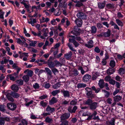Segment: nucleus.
Wrapping results in <instances>:
<instances>
[{
	"mask_svg": "<svg viewBox=\"0 0 125 125\" xmlns=\"http://www.w3.org/2000/svg\"><path fill=\"white\" fill-rule=\"evenodd\" d=\"M77 102L75 100H73L70 102V104L72 105H74L76 104Z\"/></svg>",
	"mask_w": 125,
	"mask_h": 125,
	"instance_id": "0e129e2a",
	"label": "nucleus"
},
{
	"mask_svg": "<svg viewBox=\"0 0 125 125\" xmlns=\"http://www.w3.org/2000/svg\"><path fill=\"white\" fill-rule=\"evenodd\" d=\"M91 33H95L97 31V28L95 26H92L91 27Z\"/></svg>",
	"mask_w": 125,
	"mask_h": 125,
	"instance_id": "bb28decb",
	"label": "nucleus"
},
{
	"mask_svg": "<svg viewBox=\"0 0 125 125\" xmlns=\"http://www.w3.org/2000/svg\"><path fill=\"white\" fill-rule=\"evenodd\" d=\"M67 45L69 47L70 49L72 51L74 52H75L76 51V50H75V49H74V48L72 46V45H71L70 43H68L67 44Z\"/></svg>",
	"mask_w": 125,
	"mask_h": 125,
	"instance_id": "603ef678",
	"label": "nucleus"
},
{
	"mask_svg": "<svg viewBox=\"0 0 125 125\" xmlns=\"http://www.w3.org/2000/svg\"><path fill=\"white\" fill-rule=\"evenodd\" d=\"M70 115V114L69 113H65L64 114H62L60 117L61 121H63L65 119L68 118Z\"/></svg>",
	"mask_w": 125,
	"mask_h": 125,
	"instance_id": "39448f33",
	"label": "nucleus"
},
{
	"mask_svg": "<svg viewBox=\"0 0 125 125\" xmlns=\"http://www.w3.org/2000/svg\"><path fill=\"white\" fill-rule=\"evenodd\" d=\"M31 42L29 44V45L31 46L34 47L35 46V44L37 43V42L34 41H30Z\"/></svg>",
	"mask_w": 125,
	"mask_h": 125,
	"instance_id": "4d7b16f0",
	"label": "nucleus"
},
{
	"mask_svg": "<svg viewBox=\"0 0 125 125\" xmlns=\"http://www.w3.org/2000/svg\"><path fill=\"white\" fill-rule=\"evenodd\" d=\"M98 29H100L103 27V26L101 23H97L96 25Z\"/></svg>",
	"mask_w": 125,
	"mask_h": 125,
	"instance_id": "774afa93",
	"label": "nucleus"
},
{
	"mask_svg": "<svg viewBox=\"0 0 125 125\" xmlns=\"http://www.w3.org/2000/svg\"><path fill=\"white\" fill-rule=\"evenodd\" d=\"M78 70H81V74L83 75V74L85 72V71H84L83 69V68L82 66H79L78 67Z\"/></svg>",
	"mask_w": 125,
	"mask_h": 125,
	"instance_id": "13d9d810",
	"label": "nucleus"
},
{
	"mask_svg": "<svg viewBox=\"0 0 125 125\" xmlns=\"http://www.w3.org/2000/svg\"><path fill=\"white\" fill-rule=\"evenodd\" d=\"M111 24L112 26H114V28L115 29H116L119 30L120 29L118 26L113 21H111L110 23Z\"/></svg>",
	"mask_w": 125,
	"mask_h": 125,
	"instance_id": "cd10ccee",
	"label": "nucleus"
},
{
	"mask_svg": "<svg viewBox=\"0 0 125 125\" xmlns=\"http://www.w3.org/2000/svg\"><path fill=\"white\" fill-rule=\"evenodd\" d=\"M60 92L59 90H56L53 91L51 93V94L53 96H55Z\"/></svg>",
	"mask_w": 125,
	"mask_h": 125,
	"instance_id": "c85d7f7f",
	"label": "nucleus"
},
{
	"mask_svg": "<svg viewBox=\"0 0 125 125\" xmlns=\"http://www.w3.org/2000/svg\"><path fill=\"white\" fill-rule=\"evenodd\" d=\"M47 96L46 95H43L39 97V99L41 100H43L47 98Z\"/></svg>",
	"mask_w": 125,
	"mask_h": 125,
	"instance_id": "338daca9",
	"label": "nucleus"
},
{
	"mask_svg": "<svg viewBox=\"0 0 125 125\" xmlns=\"http://www.w3.org/2000/svg\"><path fill=\"white\" fill-rule=\"evenodd\" d=\"M98 76H97L96 73H95V74L93 75L92 77H91L92 80H95L97 78V77Z\"/></svg>",
	"mask_w": 125,
	"mask_h": 125,
	"instance_id": "e2e57ef3",
	"label": "nucleus"
},
{
	"mask_svg": "<svg viewBox=\"0 0 125 125\" xmlns=\"http://www.w3.org/2000/svg\"><path fill=\"white\" fill-rule=\"evenodd\" d=\"M62 122L60 125H68V122L67 120L62 121Z\"/></svg>",
	"mask_w": 125,
	"mask_h": 125,
	"instance_id": "5fc2aeb1",
	"label": "nucleus"
},
{
	"mask_svg": "<svg viewBox=\"0 0 125 125\" xmlns=\"http://www.w3.org/2000/svg\"><path fill=\"white\" fill-rule=\"evenodd\" d=\"M81 2L78 1L77 2H76L77 3L75 5V6L80 7L82 6L83 5V4Z\"/></svg>",
	"mask_w": 125,
	"mask_h": 125,
	"instance_id": "37998d69",
	"label": "nucleus"
},
{
	"mask_svg": "<svg viewBox=\"0 0 125 125\" xmlns=\"http://www.w3.org/2000/svg\"><path fill=\"white\" fill-rule=\"evenodd\" d=\"M61 84L60 83H57L55 84L52 85V88L54 89H57L60 87Z\"/></svg>",
	"mask_w": 125,
	"mask_h": 125,
	"instance_id": "c9c22d12",
	"label": "nucleus"
},
{
	"mask_svg": "<svg viewBox=\"0 0 125 125\" xmlns=\"http://www.w3.org/2000/svg\"><path fill=\"white\" fill-rule=\"evenodd\" d=\"M72 55V53L71 51H70L68 53L65 54L64 55V57L67 60H69L71 58Z\"/></svg>",
	"mask_w": 125,
	"mask_h": 125,
	"instance_id": "4468645a",
	"label": "nucleus"
},
{
	"mask_svg": "<svg viewBox=\"0 0 125 125\" xmlns=\"http://www.w3.org/2000/svg\"><path fill=\"white\" fill-rule=\"evenodd\" d=\"M22 78L23 80L25 82H27L29 80V77L26 75L24 76Z\"/></svg>",
	"mask_w": 125,
	"mask_h": 125,
	"instance_id": "72a5a7b5",
	"label": "nucleus"
},
{
	"mask_svg": "<svg viewBox=\"0 0 125 125\" xmlns=\"http://www.w3.org/2000/svg\"><path fill=\"white\" fill-rule=\"evenodd\" d=\"M91 78V76L90 75L88 74H86L83 76V82H88L89 81Z\"/></svg>",
	"mask_w": 125,
	"mask_h": 125,
	"instance_id": "0eeeda50",
	"label": "nucleus"
},
{
	"mask_svg": "<svg viewBox=\"0 0 125 125\" xmlns=\"http://www.w3.org/2000/svg\"><path fill=\"white\" fill-rule=\"evenodd\" d=\"M86 84L83 83H79L77 85V87L78 88H84L86 87Z\"/></svg>",
	"mask_w": 125,
	"mask_h": 125,
	"instance_id": "473e14b6",
	"label": "nucleus"
},
{
	"mask_svg": "<svg viewBox=\"0 0 125 125\" xmlns=\"http://www.w3.org/2000/svg\"><path fill=\"white\" fill-rule=\"evenodd\" d=\"M6 106L3 104L0 105V111L3 112H4L6 111Z\"/></svg>",
	"mask_w": 125,
	"mask_h": 125,
	"instance_id": "f704fd0d",
	"label": "nucleus"
},
{
	"mask_svg": "<svg viewBox=\"0 0 125 125\" xmlns=\"http://www.w3.org/2000/svg\"><path fill=\"white\" fill-rule=\"evenodd\" d=\"M11 89L14 91L17 92L19 90V87L16 84L12 85L11 87Z\"/></svg>",
	"mask_w": 125,
	"mask_h": 125,
	"instance_id": "4be33fe9",
	"label": "nucleus"
},
{
	"mask_svg": "<svg viewBox=\"0 0 125 125\" xmlns=\"http://www.w3.org/2000/svg\"><path fill=\"white\" fill-rule=\"evenodd\" d=\"M97 114V113L96 112V111H94V113H93L91 115H90L88 116L87 119V120H91L93 117H94Z\"/></svg>",
	"mask_w": 125,
	"mask_h": 125,
	"instance_id": "393cba45",
	"label": "nucleus"
},
{
	"mask_svg": "<svg viewBox=\"0 0 125 125\" xmlns=\"http://www.w3.org/2000/svg\"><path fill=\"white\" fill-rule=\"evenodd\" d=\"M116 82L115 81L113 80L112 79H111L109 82L111 84L113 85H114L115 83Z\"/></svg>",
	"mask_w": 125,
	"mask_h": 125,
	"instance_id": "680f3d73",
	"label": "nucleus"
},
{
	"mask_svg": "<svg viewBox=\"0 0 125 125\" xmlns=\"http://www.w3.org/2000/svg\"><path fill=\"white\" fill-rule=\"evenodd\" d=\"M98 85L101 88L104 87V84L103 79H100L99 80Z\"/></svg>",
	"mask_w": 125,
	"mask_h": 125,
	"instance_id": "2eb2a0df",
	"label": "nucleus"
},
{
	"mask_svg": "<svg viewBox=\"0 0 125 125\" xmlns=\"http://www.w3.org/2000/svg\"><path fill=\"white\" fill-rule=\"evenodd\" d=\"M54 62L55 63V66H61L62 64V63H60L59 61L57 60H55L54 61Z\"/></svg>",
	"mask_w": 125,
	"mask_h": 125,
	"instance_id": "c03bdc74",
	"label": "nucleus"
},
{
	"mask_svg": "<svg viewBox=\"0 0 125 125\" xmlns=\"http://www.w3.org/2000/svg\"><path fill=\"white\" fill-rule=\"evenodd\" d=\"M45 69L47 73L48 76H49L51 78L52 77V73L51 70L48 68L46 67L45 68Z\"/></svg>",
	"mask_w": 125,
	"mask_h": 125,
	"instance_id": "9b49d317",
	"label": "nucleus"
},
{
	"mask_svg": "<svg viewBox=\"0 0 125 125\" xmlns=\"http://www.w3.org/2000/svg\"><path fill=\"white\" fill-rule=\"evenodd\" d=\"M111 79V77L109 75L106 76L105 78L104 79L106 81H109Z\"/></svg>",
	"mask_w": 125,
	"mask_h": 125,
	"instance_id": "052dcab7",
	"label": "nucleus"
},
{
	"mask_svg": "<svg viewBox=\"0 0 125 125\" xmlns=\"http://www.w3.org/2000/svg\"><path fill=\"white\" fill-rule=\"evenodd\" d=\"M69 103V101H67L66 100H64L62 101L61 104L63 105H66L68 104Z\"/></svg>",
	"mask_w": 125,
	"mask_h": 125,
	"instance_id": "09e8293b",
	"label": "nucleus"
},
{
	"mask_svg": "<svg viewBox=\"0 0 125 125\" xmlns=\"http://www.w3.org/2000/svg\"><path fill=\"white\" fill-rule=\"evenodd\" d=\"M111 31L108 29L107 31L106 32H105L103 33V35L105 37H108L110 35Z\"/></svg>",
	"mask_w": 125,
	"mask_h": 125,
	"instance_id": "2f4dec72",
	"label": "nucleus"
},
{
	"mask_svg": "<svg viewBox=\"0 0 125 125\" xmlns=\"http://www.w3.org/2000/svg\"><path fill=\"white\" fill-rule=\"evenodd\" d=\"M21 123H20L19 124V125H27L28 122L25 119H23L21 121Z\"/></svg>",
	"mask_w": 125,
	"mask_h": 125,
	"instance_id": "ea45409f",
	"label": "nucleus"
},
{
	"mask_svg": "<svg viewBox=\"0 0 125 125\" xmlns=\"http://www.w3.org/2000/svg\"><path fill=\"white\" fill-rule=\"evenodd\" d=\"M92 88L93 90L95 91V93H98L100 90V88H98L96 89L95 87L94 86L92 87Z\"/></svg>",
	"mask_w": 125,
	"mask_h": 125,
	"instance_id": "79ce46f5",
	"label": "nucleus"
},
{
	"mask_svg": "<svg viewBox=\"0 0 125 125\" xmlns=\"http://www.w3.org/2000/svg\"><path fill=\"white\" fill-rule=\"evenodd\" d=\"M11 93H12V96L14 98H17L19 97L20 95L18 94L13 92H11Z\"/></svg>",
	"mask_w": 125,
	"mask_h": 125,
	"instance_id": "c756f323",
	"label": "nucleus"
},
{
	"mask_svg": "<svg viewBox=\"0 0 125 125\" xmlns=\"http://www.w3.org/2000/svg\"><path fill=\"white\" fill-rule=\"evenodd\" d=\"M58 11L56 10H55L54 12V14L56 16H58L60 15L61 14V11H60L59 9H58Z\"/></svg>",
	"mask_w": 125,
	"mask_h": 125,
	"instance_id": "6e6d98bb",
	"label": "nucleus"
},
{
	"mask_svg": "<svg viewBox=\"0 0 125 125\" xmlns=\"http://www.w3.org/2000/svg\"><path fill=\"white\" fill-rule=\"evenodd\" d=\"M75 22L79 27H81L82 24V21L77 19L75 21Z\"/></svg>",
	"mask_w": 125,
	"mask_h": 125,
	"instance_id": "412c9836",
	"label": "nucleus"
},
{
	"mask_svg": "<svg viewBox=\"0 0 125 125\" xmlns=\"http://www.w3.org/2000/svg\"><path fill=\"white\" fill-rule=\"evenodd\" d=\"M76 16L78 18L81 19H87L86 14L82 12H79L76 14Z\"/></svg>",
	"mask_w": 125,
	"mask_h": 125,
	"instance_id": "20e7f679",
	"label": "nucleus"
},
{
	"mask_svg": "<svg viewBox=\"0 0 125 125\" xmlns=\"http://www.w3.org/2000/svg\"><path fill=\"white\" fill-rule=\"evenodd\" d=\"M119 72L120 74H124L125 72V70L123 68H121L119 70Z\"/></svg>",
	"mask_w": 125,
	"mask_h": 125,
	"instance_id": "8fccbe9b",
	"label": "nucleus"
},
{
	"mask_svg": "<svg viewBox=\"0 0 125 125\" xmlns=\"http://www.w3.org/2000/svg\"><path fill=\"white\" fill-rule=\"evenodd\" d=\"M86 91V94L88 97L89 98H92L94 97V95L93 94L91 88L86 87L85 88Z\"/></svg>",
	"mask_w": 125,
	"mask_h": 125,
	"instance_id": "f257e3e1",
	"label": "nucleus"
},
{
	"mask_svg": "<svg viewBox=\"0 0 125 125\" xmlns=\"http://www.w3.org/2000/svg\"><path fill=\"white\" fill-rule=\"evenodd\" d=\"M106 6L109 9H113L114 7V5L113 4L110 3L106 5Z\"/></svg>",
	"mask_w": 125,
	"mask_h": 125,
	"instance_id": "49530a36",
	"label": "nucleus"
},
{
	"mask_svg": "<svg viewBox=\"0 0 125 125\" xmlns=\"http://www.w3.org/2000/svg\"><path fill=\"white\" fill-rule=\"evenodd\" d=\"M12 93L11 92L10 93H8L6 95V96L8 99L10 101L13 102L14 101V100L12 97H11Z\"/></svg>",
	"mask_w": 125,
	"mask_h": 125,
	"instance_id": "f3484780",
	"label": "nucleus"
},
{
	"mask_svg": "<svg viewBox=\"0 0 125 125\" xmlns=\"http://www.w3.org/2000/svg\"><path fill=\"white\" fill-rule=\"evenodd\" d=\"M115 72L114 69L109 68L107 70V73L108 74L110 75L113 74Z\"/></svg>",
	"mask_w": 125,
	"mask_h": 125,
	"instance_id": "b1692460",
	"label": "nucleus"
},
{
	"mask_svg": "<svg viewBox=\"0 0 125 125\" xmlns=\"http://www.w3.org/2000/svg\"><path fill=\"white\" fill-rule=\"evenodd\" d=\"M46 122L49 123H51L53 122V120L51 118H50L49 117H47L45 119Z\"/></svg>",
	"mask_w": 125,
	"mask_h": 125,
	"instance_id": "e433bc0d",
	"label": "nucleus"
},
{
	"mask_svg": "<svg viewBox=\"0 0 125 125\" xmlns=\"http://www.w3.org/2000/svg\"><path fill=\"white\" fill-rule=\"evenodd\" d=\"M61 93H63V96L65 97H69L70 96L69 92L68 91L62 90L61 91Z\"/></svg>",
	"mask_w": 125,
	"mask_h": 125,
	"instance_id": "9d476101",
	"label": "nucleus"
},
{
	"mask_svg": "<svg viewBox=\"0 0 125 125\" xmlns=\"http://www.w3.org/2000/svg\"><path fill=\"white\" fill-rule=\"evenodd\" d=\"M48 65L49 67L51 69L54 67L55 66V65L54 64V62L50 61H49L48 62Z\"/></svg>",
	"mask_w": 125,
	"mask_h": 125,
	"instance_id": "5701e85b",
	"label": "nucleus"
},
{
	"mask_svg": "<svg viewBox=\"0 0 125 125\" xmlns=\"http://www.w3.org/2000/svg\"><path fill=\"white\" fill-rule=\"evenodd\" d=\"M97 106V103L96 102H94L89 107L91 110H94L96 109Z\"/></svg>",
	"mask_w": 125,
	"mask_h": 125,
	"instance_id": "6e6552de",
	"label": "nucleus"
},
{
	"mask_svg": "<svg viewBox=\"0 0 125 125\" xmlns=\"http://www.w3.org/2000/svg\"><path fill=\"white\" fill-rule=\"evenodd\" d=\"M77 108V107L76 106H74L73 107V109L71 107H69L68 108V111L71 113H75Z\"/></svg>",
	"mask_w": 125,
	"mask_h": 125,
	"instance_id": "1a4fd4ad",
	"label": "nucleus"
},
{
	"mask_svg": "<svg viewBox=\"0 0 125 125\" xmlns=\"http://www.w3.org/2000/svg\"><path fill=\"white\" fill-rule=\"evenodd\" d=\"M46 110L47 112L52 113L55 111V109L54 108H52L48 105L46 108Z\"/></svg>",
	"mask_w": 125,
	"mask_h": 125,
	"instance_id": "aec40b11",
	"label": "nucleus"
},
{
	"mask_svg": "<svg viewBox=\"0 0 125 125\" xmlns=\"http://www.w3.org/2000/svg\"><path fill=\"white\" fill-rule=\"evenodd\" d=\"M114 102L111 105L112 107H113L116 104V103L119 102L122 99V97L120 95H117L115 96L114 97Z\"/></svg>",
	"mask_w": 125,
	"mask_h": 125,
	"instance_id": "f03ea898",
	"label": "nucleus"
},
{
	"mask_svg": "<svg viewBox=\"0 0 125 125\" xmlns=\"http://www.w3.org/2000/svg\"><path fill=\"white\" fill-rule=\"evenodd\" d=\"M113 101V100L112 99L110 98H108L106 100L107 103L110 104H112Z\"/></svg>",
	"mask_w": 125,
	"mask_h": 125,
	"instance_id": "de8ad7c7",
	"label": "nucleus"
},
{
	"mask_svg": "<svg viewBox=\"0 0 125 125\" xmlns=\"http://www.w3.org/2000/svg\"><path fill=\"white\" fill-rule=\"evenodd\" d=\"M7 76L9 77L10 80L13 81L15 80L16 78L11 74H9L7 75Z\"/></svg>",
	"mask_w": 125,
	"mask_h": 125,
	"instance_id": "a19ab883",
	"label": "nucleus"
},
{
	"mask_svg": "<svg viewBox=\"0 0 125 125\" xmlns=\"http://www.w3.org/2000/svg\"><path fill=\"white\" fill-rule=\"evenodd\" d=\"M7 106L9 109L11 111L14 110L17 107V106L15 104L11 103H8Z\"/></svg>",
	"mask_w": 125,
	"mask_h": 125,
	"instance_id": "7ed1b4c3",
	"label": "nucleus"
},
{
	"mask_svg": "<svg viewBox=\"0 0 125 125\" xmlns=\"http://www.w3.org/2000/svg\"><path fill=\"white\" fill-rule=\"evenodd\" d=\"M94 42L91 40H90L87 43L85 44V46L89 48H91L94 47Z\"/></svg>",
	"mask_w": 125,
	"mask_h": 125,
	"instance_id": "423d86ee",
	"label": "nucleus"
},
{
	"mask_svg": "<svg viewBox=\"0 0 125 125\" xmlns=\"http://www.w3.org/2000/svg\"><path fill=\"white\" fill-rule=\"evenodd\" d=\"M102 91L104 92L105 93V97L108 98L110 94V93L109 92L105 90H102Z\"/></svg>",
	"mask_w": 125,
	"mask_h": 125,
	"instance_id": "3c124183",
	"label": "nucleus"
},
{
	"mask_svg": "<svg viewBox=\"0 0 125 125\" xmlns=\"http://www.w3.org/2000/svg\"><path fill=\"white\" fill-rule=\"evenodd\" d=\"M105 2H99L98 3V8L101 9H103L105 5Z\"/></svg>",
	"mask_w": 125,
	"mask_h": 125,
	"instance_id": "6ab92c4d",
	"label": "nucleus"
},
{
	"mask_svg": "<svg viewBox=\"0 0 125 125\" xmlns=\"http://www.w3.org/2000/svg\"><path fill=\"white\" fill-rule=\"evenodd\" d=\"M58 48L53 47L51 48L50 50V52H53V55L54 56H55V55L58 54Z\"/></svg>",
	"mask_w": 125,
	"mask_h": 125,
	"instance_id": "f8f14e48",
	"label": "nucleus"
},
{
	"mask_svg": "<svg viewBox=\"0 0 125 125\" xmlns=\"http://www.w3.org/2000/svg\"><path fill=\"white\" fill-rule=\"evenodd\" d=\"M27 72V75H28V76L31 77L33 75V72L32 71L30 70H29L28 69H27L24 71V73H25Z\"/></svg>",
	"mask_w": 125,
	"mask_h": 125,
	"instance_id": "dca6fc26",
	"label": "nucleus"
},
{
	"mask_svg": "<svg viewBox=\"0 0 125 125\" xmlns=\"http://www.w3.org/2000/svg\"><path fill=\"white\" fill-rule=\"evenodd\" d=\"M71 33H72L76 36L79 35L80 33L79 32L76 31H71Z\"/></svg>",
	"mask_w": 125,
	"mask_h": 125,
	"instance_id": "a18cd8bd",
	"label": "nucleus"
},
{
	"mask_svg": "<svg viewBox=\"0 0 125 125\" xmlns=\"http://www.w3.org/2000/svg\"><path fill=\"white\" fill-rule=\"evenodd\" d=\"M115 119L113 118L110 121L107 122L106 124L107 125H115Z\"/></svg>",
	"mask_w": 125,
	"mask_h": 125,
	"instance_id": "a211bd4d",
	"label": "nucleus"
},
{
	"mask_svg": "<svg viewBox=\"0 0 125 125\" xmlns=\"http://www.w3.org/2000/svg\"><path fill=\"white\" fill-rule=\"evenodd\" d=\"M94 51L97 53H99L100 52V50L98 46H96L95 48Z\"/></svg>",
	"mask_w": 125,
	"mask_h": 125,
	"instance_id": "bf43d9fd",
	"label": "nucleus"
},
{
	"mask_svg": "<svg viewBox=\"0 0 125 125\" xmlns=\"http://www.w3.org/2000/svg\"><path fill=\"white\" fill-rule=\"evenodd\" d=\"M58 101V100L56 98L53 97L49 101L50 105H51L56 103Z\"/></svg>",
	"mask_w": 125,
	"mask_h": 125,
	"instance_id": "ddd939ff",
	"label": "nucleus"
},
{
	"mask_svg": "<svg viewBox=\"0 0 125 125\" xmlns=\"http://www.w3.org/2000/svg\"><path fill=\"white\" fill-rule=\"evenodd\" d=\"M40 104L43 107L45 108L47 106V103L46 102H44V101H42L40 102Z\"/></svg>",
	"mask_w": 125,
	"mask_h": 125,
	"instance_id": "58836bf2",
	"label": "nucleus"
},
{
	"mask_svg": "<svg viewBox=\"0 0 125 125\" xmlns=\"http://www.w3.org/2000/svg\"><path fill=\"white\" fill-rule=\"evenodd\" d=\"M116 23L119 26L122 27L123 25V23L118 19H116Z\"/></svg>",
	"mask_w": 125,
	"mask_h": 125,
	"instance_id": "4c0bfd02",
	"label": "nucleus"
},
{
	"mask_svg": "<svg viewBox=\"0 0 125 125\" xmlns=\"http://www.w3.org/2000/svg\"><path fill=\"white\" fill-rule=\"evenodd\" d=\"M93 102L92 100L91 99H89L85 101L84 103L85 104L90 105L93 103Z\"/></svg>",
	"mask_w": 125,
	"mask_h": 125,
	"instance_id": "7c9ffc66",
	"label": "nucleus"
},
{
	"mask_svg": "<svg viewBox=\"0 0 125 125\" xmlns=\"http://www.w3.org/2000/svg\"><path fill=\"white\" fill-rule=\"evenodd\" d=\"M48 29L47 28H46L44 32V33L43 34V35L45 36V37H47V34L48 33Z\"/></svg>",
	"mask_w": 125,
	"mask_h": 125,
	"instance_id": "69168bd1",
	"label": "nucleus"
},
{
	"mask_svg": "<svg viewBox=\"0 0 125 125\" xmlns=\"http://www.w3.org/2000/svg\"><path fill=\"white\" fill-rule=\"evenodd\" d=\"M110 65L112 68L114 67L115 65V61L113 60L111 61L110 63Z\"/></svg>",
	"mask_w": 125,
	"mask_h": 125,
	"instance_id": "864d4df0",
	"label": "nucleus"
},
{
	"mask_svg": "<svg viewBox=\"0 0 125 125\" xmlns=\"http://www.w3.org/2000/svg\"><path fill=\"white\" fill-rule=\"evenodd\" d=\"M16 84L19 86L22 85L23 83V81L21 79H18L15 81Z\"/></svg>",
	"mask_w": 125,
	"mask_h": 125,
	"instance_id": "a878e982",
	"label": "nucleus"
}]
</instances>
